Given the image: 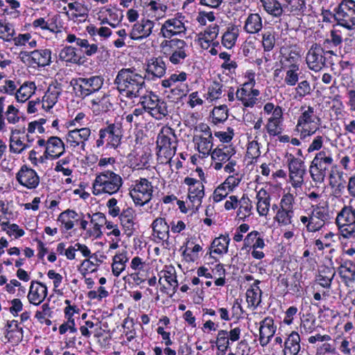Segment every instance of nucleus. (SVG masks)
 Instances as JSON below:
<instances>
[{"label":"nucleus","instance_id":"f257e3e1","mask_svg":"<svg viewBox=\"0 0 355 355\" xmlns=\"http://www.w3.org/2000/svg\"><path fill=\"white\" fill-rule=\"evenodd\" d=\"M114 85L121 97L129 100L148 93L145 77L134 68L120 69L114 80Z\"/></svg>","mask_w":355,"mask_h":355},{"label":"nucleus","instance_id":"f03ea898","mask_svg":"<svg viewBox=\"0 0 355 355\" xmlns=\"http://www.w3.org/2000/svg\"><path fill=\"white\" fill-rule=\"evenodd\" d=\"M123 184L120 175L110 170H105L96 175L93 182V194L99 196L103 193H116Z\"/></svg>","mask_w":355,"mask_h":355},{"label":"nucleus","instance_id":"7ed1b4c3","mask_svg":"<svg viewBox=\"0 0 355 355\" xmlns=\"http://www.w3.org/2000/svg\"><path fill=\"white\" fill-rule=\"evenodd\" d=\"M160 49L164 55L168 56L169 61L173 64L183 63L189 55L187 43L178 38L163 40L160 44Z\"/></svg>","mask_w":355,"mask_h":355},{"label":"nucleus","instance_id":"20e7f679","mask_svg":"<svg viewBox=\"0 0 355 355\" xmlns=\"http://www.w3.org/2000/svg\"><path fill=\"white\" fill-rule=\"evenodd\" d=\"M333 164L331 154L328 150L318 153L310 166V174L315 182H322L326 176L327 171Z\"/></svg>","mask_w":355,"mask_h":355},{"label":"nucleus","instance_id":"39448f33","mask_svg":"<svg viewBox=\"0 0 355 355\" xmlns=\"http://www.w3.org/2000/svg\"><path fill=\"white\" fill-rule=\"evenodd\" d=\"M334 11V19L338 26L348 30L355 29V1L342 0Z\"/></svg>","mask_w":355,"mask_h":355},{"label":"nucleus","instance_id":"423d86ee","mask_svg":"<svg viewBox=\"0 0 355 355\" xmlns=\"http://www.w3.org/2000/svg\"><path fill=\"white\" fill-rule=\"evenodd\" d=\"M321 120L315 114L314 108L308 106L299 116L296 125L297 130L300 133L301 137L313 135L318 130Z\"/></svg>","mask_w":355,"mask_h":355},{"label":"nucleus","instance_id":"0eeeda50","mask_svg":"<svg viewBox=\"0 0 355 355\" xmlns=\"http://www.w3.org/2000/svg\"><path fill=\"white\" fill-rule=\"evenodd\" d=\"M336 223L344 238H354L355 209L352 206H344L338 213Z\"/></svg>","mask_w":355,"mask_h":355},{"label":"nucleus","instance_id":"6e6552de","mask_svg":"<svg viewBox=\"0 0 355 355\" xmlns=\"http://www.w3.org/2000/svg\"><path fill=\"white\" fill-rule=\"evenodd\" d=\"M329 219V211L327 207L315 206L309 216H302L300 221L309 232L319 231Z\"/></svg>","mask_w":355,"mask_h":355},{"label":"nucleus","instance_id":"1a4fd4ad","mask_svg":"<svg viewBox=\"0 0 355 355\" xmlns=\"http://www.w3.org/2000/svg\"><path fill=\"white\" fill-rule=\"evenodd\" d=\"M103 84V78L98 76H92L89 78H78L71 81V85L74 90L82 98L98 91Z\"/></svg>","mask_w":355,"mask_h":355},{"label":"nucleus","instance_id":"9d476101","mask_svg":"<svg viewBox=\"0 0 355 355\" xmlns=\"http://www.w3.org/2000/svg\"><path fill=\"white\" fill-rule=\"evenodd\" d=\"M153 187L146 178H140L130 190V196L136 205L143 206L152 198Z\"/></svg>","mask_w":355,"mask_h":355},{"label":"nucleus","instance_id":"9b49d317","mask_svg":"<svg viewBox=\"0 0 355 355\" xmlns=\"http://www.w3.org/2000/svg\"><path fill=\"white\" fill-rule=\"evenodd\" d=\"M122 137L121 125L120 123H110L106 128L99 130V138L96 141V146H102L105 142L116 148L121 143Z\"/></svg>","mask_w":355,"mask_h":355},{"label":"nucleus","instance_id":"f8f14e48","mask_svg":"<svg viewBox=\"0 0 355 355\" xmlns=\"http://www.w3.org/2000/svg\"><path fill=\"white\" fill-rule=\"evenodd\" d=\"M91 130L88 128H76L66 135L67 148L81 153L85 150V141L88 140Z\"/></svg>","mask_w":355,"mask_h":355},{"label":"nucleus","instance_id":"ddd939ff","mask_svg":"<svg viewBox=\"0 0 355 355\" xmlns=\"http://www.w3.org/2000/svg\"><path fill=\"white\" fill-rule=\"evenodd\" d=\"M254 81L250 80L245 83L236 92V98L241 101L244 107H252L257 101V96L260 92L258 89H254Z\"/></svg>","mask_w":355,"mask_h":355},{"label":"nucleus","instance_id":"4468645a","mask_svg":"<svg viewBox=\"0 0 355 355\" xmlns=\"http://www.w3.org/2000/svg\"><path fill=\"white\" fill-rule=\"evenodd\" d=\"M288 161L290 182L294 188H300L304 183V175L306 173L304 163L293 156Z\"/></svg>","mask_w":355,"mask_h":355},{"label":"nucleus","instance_id":"2eb2a0df","mask_svg":"<svg viewBox=\"0 0 355 355\" xmlns=\"http://www.w3.org/2000/svg\"><path fill=\"white\" fill-rule=\"evenodd\" d=\"M184 182L189 186L188 198L192 207L198 209L205 196L204 185L202 182L189 177H187Z\"/></svg>","mask_w":355,"mask_h":355},{"label":"nucleus","instance_id":"dca6fc26","mask_svg":"<svg viewBox=\"0 0 355 355\" xmlns=\"http://www.w3.org/2000/svg\"><path fill=\"white\" fill-rule=\"evenodd\" d=\"M324 49L317 43H314L309 49L306 61L308 67L315 71H320L326 63V58L324 56Z\"/></svg>","mask_w":355,"mask_h":355},{"label":"nucleus","instance_id":"f3484780","mask_svg":"<svg viewBox=\"0 0 355 355\" xmlns=\"http://www.w3.org/2000/svg\"><path fill=\"white\" fill-rule=\"evenodd\" d=\"M171 136L173 138L175 137L173 130L171 128H166L162 130L157 139V144L159 148V151H163L166 157H171L175 155L176 150V144Z\"/></svg>","mask_w":355,"mask_h":355},{"label":"nucleus","instance_id":"a211bd4d","mask_svg":"<svg viewBox=\"0 0 355 355\" xmlns=\"http://www.w3.org/2000/svg\"><path fill=\"white\" fill-rule=\"evenodd\" d=\"M187 28L184 24L177 18L168 19L162 25L160 34L164 38L171 40L174 36L185 34Z\"/></svg>","mask_w":355,"mask_h":355},{"label":"nucleus","instance_id":"6ab92c4d","mask_svg":"<svg viewBox=\"0 0 355 355\" xmlns=\"http://www.w3.org/2000/svg\"><path fill=\"white\" fill-rule=\"evenodd\" d=\"M16 179L19 183L28 188L35 189L40 183V178L35 170L23 166L16 175Z\"/></svg>","mask_w":355,"mask_h":355},{"label":"nucleus","instance_id":"aec40b11","mask_svg":"<svg viewBox=\"0 0 355 355\" xmlns=\"http://www.w3.org/2000/svg\"><path fill=\"white\" fill-rule=\"evenodd\" d=\"M276 331L274 320L270 317L264 318L260 322L259 343L262 347L266 346L270 341Z\"/></svg>","mask_w":355,"mask_h":355},{"label":"nucleus","instance_id":"412c9836","mask_svg":"<svg viewBox=\"0 0 355 355\" xmlns=\"http://www.w3.org/2000/svg\"><path fill=\"white\" fill-rule=\"evenodd\" d=\"M47 295V287L40 282H32L28 293V300L31 304L39 305Z\"/></svg>","mask_w":355,"mask_h":355},{"label":"nucleus","instance_id":"4be33fe9","mask_svg":"<svg viewBox=\"0 0 355 355\" xmlns=\"http://www.w3.org/2000/svg\"><path fill=\"white\" fill-rule=\"evenodd\" d=\"M338 274L345 286H352L355 282V263L345 260L338 267Z\"/></svg>","mask_w":355,"mask_h":355},{"label":"nucleus","instance_id":"5701e85b","mask_svg":"<svg viewBox=\"0 0 355 355\" xmlns=\"http://www.w3.org/2000/svg\"><path fill=\"white\" fill-rule=\"evenodd\" d=\"M154 26L153 21L146 19L137 23L133 26L130 37L132 40H138L147 37L152 33Z\"/></svg>","mask_w":355,"mask_h":355},{"label":"nucleus","instance_id":"b1692460","mask_svg":"<svg viewBox=\"0 0 355 355\" xmlns=\"http://www.w3.org/2000/svg\"><path fill=\"white\" fill-rule=\"evenodd\" d=\"M92 110L96 115L107 112L112 107L110 97L105 94H101L91 100Z\"/></svg>","mask_w":355,"mask_h":355},{"label":"nucleus","instance_id":"393cba45","mask_svg":"<svg viewBox=\"0 0 355 355\" xmlns=\"http://www.w3.org/2000/svg\"><path fill=\"white\" fill-rule=\"evenodd\" d=\"M281 55L279 62L282 68L299 66L298 62L300 58V54L296 48L282 49Z\"/></svg>","mask_w":355,"mask_h":355},{"label":"nucleus","instance_id":"a878e982","mask_svg":"<svg viewBox=\"0 0 355 355\" xmlns=\"http://www.w3.org/2000/svg\"><path fill=\"white\" fill-rule=\"evenodd\" d=\"M62 92L60 84H52L49 88L42 98V107L43 109L50 110L57 103L58 98Z\"/></svg>","mask_w":355,"mask_h":355},{"label":"nucleus","instance_id":"bb28decb","mask_svg":"<svg viewBox=\"0 0 355 355\" xmlns=\"http://www.w3.org/2000/svg\"><path fill=\"white\" fill-rule=\"evenodd\" d=\"M65 151V146L61 139L51 137L46 141L45 153L53 158H58Z\"/></svg>","mask_w":355,"mask_h":355},{"label":"nucleus","instance_id":"cd10ccee","mask_svg":"<svg viewBox=\"0 0 355 355\" xmlns=\"http://www.w3.org/2000/svg\"><path fill=\"white\" fill-rule=\"evenodd\" d=\"M256 198L257 210L260 216H266L268 214L270 207V195L263 189H260L257 193Z\"/></svg>","mask_w":355,"mask_h":355},{"label":"nucleus","instance_id":"c85d7f7f","mask_svg":"<svg viewBox=\"0 0 355 355\" xmlns=\"http://www.w3.org/2000/svg\"><path fill=\"white\" fill-rule=\"evenodd\" d=\"M300 335L293 331L284 342V355H297L300 350Z\"/></svg>","mask_w":355,"mask_h":355},{"label":"nucleus","instance_id":"c756f323","mask_svg":"<svg viewBox=\"0 0 355 355\" xmlns=\"http://www.w3.org/2000/svg\"><path fill=\"white\" fill-rule=\"evenodd\" d=\"M166 69L165 62L162 58L159 57L149 60L146 70L148 74H151L153 77L161 78L165 74Z\"/></svg>","mask_w":355,"mask_h":355},{"label":"nucleus","instance_id":"7c9ffc66","mask_svg":"<svg viewBox=\"0 0 355 355\" xmlns=\"http://www.w3.org/2000/svg\"><path fill=\"white\" fill-rule=\"evenodd\" d=\"M27 55L31 58L33 63L37 64L38 66L45 67L51 62V51L49 49L35 50Z\"/></svg>","mask_w":355,"mask_h":355},{"label":"nucleus","instance_id":"2f4dec72","mask_svg":"<svg viewBox=\"0 0 355 355\" xmlns=\"http://www.w3.org/2000/svg\"><path fill=\"white\" fill-rule=\"evenodd\" d=\"M235 154V150L231 145L222 144L211 152V158L216 161L225 162Z\"/></svg>","mask_w":355,"mask_h":355},{"label":"nucleus","instance_id":"473e14b6","mask_svg":"<svg viewBox=\"0 0 355 355\" xmlns=\"http://www.w3.org/2000/svg\"><path fill=\"white\" fill-rule=\"evenodd\" d=\"M262 27V20L260 15L257 13H252L247 17L243 28L248 33L255 34L259 33Z\"/></svg>","mask_w":355,"mask_h":355},{"label":"nucleus","instance_id":"72a5a7b5","mask_svg":"<svg viewBox=\"0 0 355 355\" xmlns=\"http://www.w3.org/2000/svg\"><path fill=\"white\" fill-rule=\"evenodd\" d=\"M193 142L200 153L204 155H209L213 146L212 135H209V136L195 135Z\"/></svg>","mask_w":355,"mask_h":355},{"label":"nucleus","instance_id":"f704fd0d","mask_svg":"<svg viewBox=\"0 0 355 355\" xmlns=\"http://www.w3.org/2000/svg\"><path fill=\"white\" fill-rule=\"evenodd\" d=\"M154 234L160 240L164 241L168 239L170 225L167 224L163 218H156L152 223Z\"/></svg>","mask_w":355,"mask_h":355},{"label":"nucleus","instance_id":"c9c22d12","mask_svg":"<svg viewBox=\"0 0 355 355\" xmlns=\"http://www.w3.org/2000/svg\"><path fill=\"white\" fill-rule=\"evenodd\" d=\"M335 275L336 272L333 268L324 267L319 271L315 281L322 287L329 289L331 286V283Z\"/></svg>","mask_w":355,"mask_h":355},{"label":"nucleus","instance_id":"e433bc0d","mask_svg":"<svg viewBox=\"0 0 355 355\" xmlns=\"http://www.w3.org/2000/svg\"><path fill=\"white\" fill-rule=\"evenodd\" d=\"M238 210L236 216L239 220H245V218L252 214V201L246 195H243L242 198L239 200L238 204Z\"/></svg>","mask_w":355,"mask_h":355},{"label":"nucleus","instance_id":"4c0bfd02","mask_svg":"<svg viewBox=\"0 0 355 355\" xmlns=\"http://www.w3.org/2000/svg\"><path fill=\"white\" fill-rule=\"evenodd\" d=\"M35 89L36 87L33 82L24 83L15 92L17 101L21 103L25 102L34 94Z\"/></svg>","mask_w":355,"mask_h":355},{"label":"nucleus","instance_id":"58836bf2","mask_svg":"<svg viewBox=\"0 0 355 355\" xmlns=\"http://www.w3.org/2000/svg\"><path fill=\"white\" fill-rule=\"evenodd\" d=\"M230 243V239L226 236H220L218 238H216L211 245V248L212 249L210 252L218 254H223L227 252L228 251V245Z\"/></svg>","mask_w":355,"mask_h":355},{"label":"nucleus","instance_id":"ea45409f","mask_svg":"<svg viewBox=\"0 0 355 355\" xmlns=\"http://www.w3.org/2000/svg\"><path fill=\"white\" fill-rule=\"evenodd\" d=\"M168 114L169 110L166 102L159 98L150 115L156 120L160 121L167 116Z\"/></svg>","mask_w":355,"mask_h":355},{"label":"nucleus","instance_id":"a19ab883","mask_svg":"<svg viewBox=\"0 0 355 355\" xmlns=\"http://www.w3.org/2000/svg\"><path fill=\"white\" fill-rule=\"evenodd\" d=\"M128 261V258L126 252L120 253L114 257L112 269V273L115 277H119L124 270Z\"/></svg>","mask_w":355,"mask_h":355},{"label":"nucleus","instance_id":"79ce46f5","mask_svg":"<svg viewBox=\"0 0 355 355\" xmlns=\"http://www.w3.org/2000/svg\"><path fill=\"white\" fill-rule=\"evenodd\" d=\"M17 337L18 340H21L23 337V329L19 327L17 320H12L8 321L6 326L5 337L8 341H11L14 337V334Z\"/></svg>","mask_w":355,"mask_h":355},{"label":"nucleus","instance_id":"37998d69","mask_svg":"<svg viewBox=\"0 0 355 355\" xmlns=\"http://www.w3.org/2000/svg\"><path fill=\"white\" fill-rule=\"evenodd\" d=\"M59 58L62 61L74 64L80 60V56L76 53L75 48L71 46H65L60 51Z\"/></svg>","mask_w":355,"mask_h":355},{"label":"nucleus","instance_id":"c03bdc74","mask_svg":"<svg viewBox=\"0 0 355 355\" xmlns=\"http://www.w3.org/2000/svg\"><path fill=\"white\" fill-rule=\"evenodd\" d=\"M265 10L274 17L282 15L283 9L281 3L277 0H260Z\"/></svg>","mask_w":355,"mask_h":355},{"label":"nucleus","instance_id":"a18cd8bd","mask_svg":"<svg viewBox=\"0 0 355 355\" xmlns=\"http://www.w3.org/2000/svg\"><path fill=\"white\" fill-rule=\"evenodd\" d=\"M139 98H140L139 103L142 105L141 109L144 110V112H146L149 114L159 99L158 96L151 92L148 94L146 93L143 96H139Z\"/></svg>","mask_w":355,"mask_h":355},{"label":"nucleus","instance_id":"49530a36","mask_svg":"<svg viewBox=\"0 0 355 355\" xmlns=\"http://www.w3.org/2000/svg\"><path fill=\"white\" fill-rule=\"evenodd\" d=\"M293 211H288L284 209H278L274 220L277 222L280 226H287L292 224Z\"/></svg>","mask_w":355,"mask_h":355},{"label":"nucleus","instance_id":"de8ad7c7","mask_svg":"<svg viewBox=\"0 0 355 355\" xmlns=\"http://www.w3.org/2000/svg\"><path fill=\"white\" fill-rule=\"evenodd\" d=\"M212 121L215 124L225 121L228 117V109L225 105L215 107L211 112Z\"/></svg>","mask_w":355,"mask_h":355},{"label":"nucleus","instance_id":"09e8293b","mask_svg":"<svg viewBox=\"0 0 355 355\" xmlns=\"http://www.w3.org/2000/svg\"><path fill=\"white\" fill-rule=\"evenodd\" d=\"M144 112L141 108H135L132 113L125 116V121L130 124H133L137 128L144 121Z\"/></svg>","mask_w":355,"mask_h":355},{"label":"nucleus","instance_id":"8fccbe9b","mask_svg":"<svg viewBox=\"0 0 355 355\" xmlns=\"http://www.w3.org/2000/svg\"><path fill=\"white\" fill-rule=\"evenodd\" d=\"M189 92L188 85L184 83H179L174 85L171 89L168 97L172 98L173 101L182 99L186 96Z\"/></svg>","mask_w":355,"mask_h":355},{"label":"nucleus","instance_id":"3c124183","mask_svg":"<svg viewBox=\"0 0 355 355\" xmlns=\"http://www.w3.org/2000/svg\"><path fill=\"white\" fill-rule=\"evenodd\" d=\"M227 336V331L220 330L217 334L216 340L215 342L217 349L223 354L227 350L230 344Z\"/></svg>","mask_w":355,"mask_h":355},{"label":"nucleus","instance_id":"603ef678","mask_svg":"<svg viewBox=\"0 0 355 355\" xmlns=\"http://www.w3.org/2000/svg\"><path fill=\"white\" fill-rule=\"evenodd\" d=\"M286 69L284 82L289 86H294L299 80V66L284 68Z\"/></svg>","mask_w":355,"mask_h":355},{"label":"nucleus","instance_id":"864d4df0","mask_svg":"<svg viewBox=\"0 0 355 355\" xmlns=\"http://www.w3.org/2000/svg\"><path fill=\"white\" fill-rule=\"evenodd\" d=\"M343 42L341 35L336 30H332L330 33L329 37L327 38L324 42V49H333L340 45Z\"/></svg>","mask_w":355,"mask_h":355},{"label":"nucleus","instance_id":"5fc2aeb1","mask_svg":"<svg viewBox=\"0 0 355 355\" xmlns=\"http://www.w3.org/2000/svg\"><path fill=\"white\" fill-rule=\"evenodd\" d=\"M295 98H302L308 96L311 92V87L310 83L307 80H302L297 84L295 87Z\"/></svg>","mask_w":355,"mask_h":355},{"label":"nucleus","instance_id":"6e6d98bb","mask_svg":"<svg viewBox=\"0 0 355 355\" xmlns=\"http://www.w3.org/2000/svg\"><path fill=\"white\" fill-rule=\"evenodd\" d=\"M222 80H214L209 87L208 95L211 100L219 98L223 93Z\"/></svg>","mask_w":355,"mask_h":355},{"label":"nucleus","instance_id":"4d7b16f0","mask_svg":"<svg viewBox=\"0 0 355 355\" xmlns=\"http://www.w3.org/2000/svg\"><path fill=\"white\" fill-rule=\"evenodd\" d=\"M30 146L24 144L19 137L10 136V150L12 153L19 154Z\"/></svg>","mask_w":355,"mask_h":355},{"label":"nucleus","instance_id":"13d9d810","mask_svg":"<svg viewBox=\"0 0 355 355\" xmlns=\"http://www.w3.org/2000/svg\"><path fill=\"white\" fill-rule=\"evenodd\" d=\"M261 293L254 288H249L246 291V301L249 306L257 307L261 302Z\"/></svg>","mask_w":355,"mask_h":355},{"label":"nucleus","instance_id":"bf43d9fd","mask_svg":"<svg viewBox=\"0 0 355 355\" xmlns=\"http://www.w3.org/2000/svg\"><path fill=\"white\" fill-rule=\"evenodd\" d=\"M232 190L227 187L223 182L220 184L214 191L213 200L216 202H218L227 197Z\"/></svg>","mask_w":355,"mask_h":355},{"label":"nucleus","instance_id":"052dcab7","mask_svg":"<svg viewBox=\"0 0 355 355\" xmlns=\"http://www.w3.org/2000/svg\"><path fill=\"white\" fill-rule=\"evenodd\" d=\"M15 34L13 26L10 23L0 22V37L9 41Z\"/></svg>","mask_w":355,"mask_h":355},{"label":"nucleus","instance_id":"680f3d73","mask_svg":"<svg viewBox=\"0 0 355 355\" xmlns=\"http://www.w3.org/2000/svg\"><path fill=\"white\" fill-rule=\"evenodd\" d=\"M275 38L270 31L265 32L262 35V45L265 51H271L275 46Z\"/></svg>","mask_w":355,"mask_h":355},{"label":"nucleus","instance_id":"e2e57ef3","mask_svg":"<svg viewBox=\"0 0 355 355\" xmlns=\"http://www.w3.org/2000/svg\"><path fill=\"white\" fill-rule=\"evenodd\" d=\"M294 196L288 193L284 194L280 201L279 208L288 211H293Z\"/></svg>","mask_w":355,"mask_h":355},{"label":"nucleus","instance_id":"0e129e2a","mask_svg":"<svg viewBox=\"0 0 355 355\" xmlns=\"http://www.w3.org/2000/svg\"><path fill=\"white\" fill-rule=\"evenodd\" d=\"M218 33V26L214 25L207 27L203 33H200V35H202V40H211L213 42L217 37Z\"/></svg>","mask_w":355,"mask_h":355},{"label":"nucleus","instance_id":"69168bd1","mask_svg":"<svg viewBox=\"0 0 355 355\" xmlns=\"http://www.w3.org/2000/svg\"><path fill=\"white\" fill-rule=\"evenodd\" d=\"M261 155L259 144L257 141L250 142L247 148V155L252 159L258 158Z\"/></svg>","mask_w":355,"mask_h":355},{"label":"nucleus","instance_id":"338daca9","mask_svg":"<svg viewBox=\"0 0 355 355\" xmlns=\"http://www.w3.org/2000/svg\"><path fill=\"white\" fill-rule=\"evenodd\" d=\"M237 35L232 31L225 32L222 37V44L227 49H231L235 44Z\"/></svg>","mask_w":355,"mask_h":355},{"label":"nucleus","instance_id":"774afa93","mask_svg":"<svg viewBox=\"0 0 355 355\" xmlns=\"http://www.w3.org/2000/svg\"><path fill=\"white\" fill-rule=\"evenodd\" d=\"M279 123L280 121H274V119H268L266 125L267 132L271 136L278 135L281 132Z\"/></svg>","mask_w":355,"mask_h":355}]
</instances>
